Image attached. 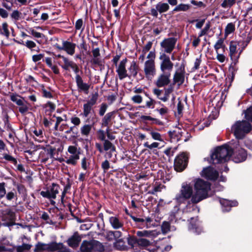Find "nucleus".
<instances>
[{
  "instance_id": "nucleus-51",
  "label": "nucleus",
  "mask_w": 252,
  "mask_h": 252,
  "mask_svg": "<svg viewBox=\"0 0 252 252\" xmlns=\"http://www.w3.org/2000/svg\"><path fill=\"white\" fill-rule=\"evenodd\" d=\"M42 96L44 97L51 98L53 97V95L50 90H47L43 87L41 90Z\"/></svg>"
},
{
  "instance_id": "nucleus-36",
  "label": "nucleus",
  "mask_w": 252,
  "mask_h": 252,
  "mask_svg": "<svg viewBox=\"0 0 252 252\" xmlns=\"http://www.w3.org/2000/svg\"><path fill=\"white\" fill-rule=\"evenodd\" d=\"M62 59L63 61V64L62 65V67L66 70H69V67L71 68L73 64L75 63L73 61H70L68 58L65 57H62Z\"/></svg>"
},
{
  "instance_id": "nucleus-25",
  "label": "nucleus",
  "mask_w": 252,
  "mask_h": 252,
  "mask_svg": "<svg viewBox=\"0 0 252 252\" xmlns=\"http://www.w3.org/2000/svg\"><path fill=\"white\" fill-rule=\"evenodd\" d=\"M95 249V245L92 242L83 241L80 249L81 252H92Z\"/></svg>"
},
{
  "instance_id": "nucleus-37",
  "label": "nucleus",
  "mask_w": 252,
  "mask_h": 252,
  "mask_svg": "<svg viewBox=\"0 0 252 252\" xmlns=\"http://www.w3.org/2000/svg\"><path fill=\"white\" fill-rule=\"evenodd\" d=\"M103 150L105 151L111 150V152L116 151L115 146L108 140H105L103 143Z\"/></svg>"
},
{
  "instance_id": "nucleus-15",
  "label": "nucleus",
  "mask_w": 252,
  "mask_h": 252,
  "mask_svg": "<svg viewBox=\"0 0 252 252\" xmlns=\"http://www.w3.org/2000/svg\"><path fill=\"white\" fill-rule=\"evenodd\" d=\"M171 73L162 72L158 77L156 85L158 87H162L168 85L170 82V77Z\"/></svg>"
},
{
  "instance_id": "nucleus-60",
  "label": "nucleus",
  "mask_w": 252,
  "mask_h": 252,
  "mask_svg": "<svg viewBox=\"0 0 252 252\" xmlns=\"http://www.w3.org/2000/svg\"><path fill=\"white\" fill-rule=\"evenodd\" d=\"M101 166L104 173H106L110 168V165L109 161L107 159L105 160L102 162Z\"/></svg>"
},
{
  "instance_id": "nucleus-33",
  "label": "nucleus",
  "mask_w": 252,
  "mask_h": 252,
  "mask_svg": "<svg viewBox=\"0 0 252 252\" xmlns=\"http://www.w3.org/2000/svg\"><path fill=\"white\" fill-rule=\"evenodd\" d=\"M243 0H224L221 4V6L223 8H230L236 2L239 4Z\"/></svg>"
},
{
  "instance_id": "nucleus-29",
  "label": "nucleus",
  "mask_w": 252,
  "mask_h": 252,
  "mask_svg": "<svg viewBox=\"0 0 252 252\" xmlns=\"http://www.w3.org/2000/svg\"><path fill=\"white\" fill-rule=\"evenodd\" d=\"M115 112H110L107 113L102 119V126H108L111 124V120L114 117Z\"/></svg>"
},
{
  "instance_id": "nucleus-41",
  "label": "nucleus",
  "mask_w": 252,
  "mask_h": 252,
  "mask_svg": "<svg viewBox=\"0 0 252 252\" xmlns=\"http://www.w3.org/2000/svg\"><path fill=\"white\" fill-rule=\"evenodd\" d=\"M196 207L194 205H191L190 202L189 201L186 207L183 210V213H191L196 210Z\"/></svg>"
},
{
  "instance_id": "nucleus-7",
  "label": "nucleus",
  "mask_w": 252,
  "mask_h": 252,
  "mask_svg": "<svg viewBox=\"0 0 252 252\" xmlns=\"http://www.w3.org/2000/svg\"><path fill=\"white\" fill-rule=\"evenodd\" d=\"M160 61V69L162 72L171 73L173 69L174 64L170 57L165 53H160L159 57Z\"/></svg>"
},
{
  "instance_id": "nucleus-46",
  "label": "nucleus",
  "mask_w": 252,
  "mask_h": 252,
  "mask_svg": "<svg viewBox=\"0 0 252 252\" xmlns=\"http://www.w3.org/2000/svg\"><path fill=\"white\" fill-rule=\"evenodd\" d=\"M32 247V246L27 244H23L21 246H19L17 248V252H23L25 251L29 250Z\"/></svg>"
},
{
  "instance_id": "nucleus-34",
  "label": "nucleus",
  "mask_w": 252,
  "mask_h": 252,
  "mask_svg": "<svg viewBox=\"0 0 252 252\" xmlns=\"http://www.w3.org/2000/svg\"><path fill=\"white\" fill-rule=\"evenodd\" d=\"M224 38H219L215 44L214 45V48L216 53L219 52L220 49H222L223 52L225 51V49L226 48L225 45L224 44Z\"/></svg>"
},
{
  "instance_id": "nucleus-8",
  "label": "nucleus",
  "mask_w": 252,
  "mask_h": 252,
  "mask_svg": "<svg viewBox=\"0 0 252 252\" xmlns=\"http://www.w3.org/2000/svg\"><path fill=\"white\" fill-rule=\"evenodd\" d=\"M177 39L175 37H168L164 39L160 45L163 51V53L171 54L175 48Z\"/></svg>"
},
{
  "instance_id": "nucleus-59",
  "label": "nucleus",
  "mask_w": 252,
  "mask_h": 252,
  "mask_svg": "<svg viewBox=\"0 0 252 252\" xmlns=\"http://www.w3.org/2000/svg\"><path fill=\"white\" fill-rule=\"evenodd\" d=\"M70 122L74 125V126H79L81 123L80 119L75 116H72L70 118Z\"/></svg>"
},
{
  "instance_id": "nucleus-35",
  "label": "nucleus",
  "mask_w": 252,
  "mask_h": 252,
  "mask_svg": "<svg viewBox=\"0 0 252 252\" xmlns=\"http://www.w3.org/2000/svg\"><path fill=\"white\" fill-rule=\"evenodd\" d=\"M8 25L7 23L4 22L0 26V34L8 38L10 35V32L8 30Z\"/></svg>"
},
{
  "instance_id": "nucleus-27",
  "label": "nucleus",
  "mask_w": 252,
  "mask_h": 252,
  "mask_svg": "<svg viewBox=\"0 0 252 252\" xmlns=\"http://www.w3.org/2000/svg\"><path fill=\"white\" fill-rule=\"evenodd\" d=\"M244 12V20L247 23L252 25V4L250 5Z\"/></svg>"
},
{
  "instance_id": "nucleus-23",
  "label": "nucleus",
  "mask_w": 252,
  "mask_h": 252,
  "mask_svg": "<svg viewBox=\"0 0 252 252\" xmlns=\"http://www.w3.org/2000/svg\"><path fill=\"white\" fill-rule=\"evenodd\" d=\"M160 234L159 231H157V230H152V231H148V230H143V231H138L136 232L137 236L142 237H152L154 238L158 236Z\"/></svg>"
},
{
  "instance_id": "nucleus-22",
  "label": "nucleus",
  "mask_w": 252,
  "mask_h": 252,
  "mask_svg": "<svg viewBox=\"0 0 252 252\" xmlns=\"http://www.w3.org/2000/svg\"><path fill=\"white\" fill-rule=\"evenodd\" d=\"M81 241V238L79 236L77 233H75L67 240V243L69 247L75 248L79 246Z\"/></svg>"
},
{
  "instance_id": "nucleus-30",
  "label": "nucleus",
  "mask_w": 252,
  "mask_h": 252,
  "mask_svg": "<svg viewBox=\"0 0 252 252\" xmlns=\"http://www.w3.org/2000/svg\"><path fill=\"white\" fill-rule=\"evenodd\" d=\"M156 8L158 9L159 13H162L168 11L170 7L168 3L160 1L156 4Z\"/></svg>"
},
{
  "instance_id": "nucleus-53",
  "label": "nucleus",
  "mask_w": 252,
  "mask_h": 252,
  "mask_svg": "<svg viewBox=\"0 0 252 252\" xmlns=\"http://www.w3.org/2000/svg\"><path fill=\"white\" fill-rule=\"evenodd\" d=\"M163 188H165L164 185L161 184L156 185L153 189L149 191V193L151 194H155L157 192H160Z\"/></svg>"
},
{
  "instance_id": "nucleus-19",
  "label": "nucleus",
  "mask_w": 252,
  "mask_h": 252,
  "mask_svg": "<svg viewBox=\"0 0 252 252\" xmlns=\"http://www.w3.org/2000/svg\"><path fill=\"white\" fill-rule=\"evenodd\" d=\"M95 117L92 118L91 122L92 123V125L85 124L81 127L80 133L82 136L88 137L92 130L93 126L96 122L95 121Z\"/></svg>"
},
{
  "instance_id": "nucleus-11",
  "label": "nucleus",
  "mask_w": 252,
  "mask_h": 252,
  "mask_svg": "<svg viewBox=\"0 0 252 252\" xmlns=\"http://www.w3.org/2000/svg\"><path fill=\"white\" fill-rule=\"evenodd\" d=\"M143 71L145 77L148 80H152L156 74L155 63L145 62L144 64Z\"/></svg>"
},
{
  "instance_id": "nucleus-18",
  "label": "nucleus",
  "mask_w": 252,
  "mask_h": 252,
  "mask_svg": "<svg viewBox=\"0 0 252 252\" xmlns=\"http://www.w3.org/2000/svg\"><path fill=\"white\" fill-rule=\"evenodd\" d=\"M185 71L184 68H180L174 74L173 77V82L177 83L179 86L182 85L185 81Z\"/></svg>"
},
{
  "instance_id": "nucleus-21",
  "label": "nucleus",
  "mask_w": 252,
  "mask_h": 252,
  "mask_svg": "<svg viewBox=\"0 0 252 252\" xmlns=\"http://www.w3.org/2000/svg\"><path fill=\"white\" fill-rule=\"evenodd\" d=\"M139 69V67L137 63L135 61H132L128 67V72L127 73L129 76H127V77L129 78L131 77L135 78L137 75Z\"/></svg>"
},
{
  "instance_id": "nucleus-3",
  "label": "nucleus",
  "mask_w": 252,
  "mask_h": 252,
  "mask_svg": "<svg viewBox=\"0 0 252 252\" xmlns=\"http://www.w3.org/2000/svg\"><path fill=\"white\" fill-rule=\"evenodd\" d=\"M241 42L237 41H231L229 45V56L232 61V63L229 67V70L233 74L237 70L235 68V65L238 62V59L241 53L245 49V46H244L241 49L238 48V46L241 43Z\"/></svg>"
},
{
  "instance_id": "nucleus-44",
  "label": "nucleus",
  "mask_w": 252,
  "mask_h": 252,
  "mask_svg": "<svg viewBox=\"0 0 252 252\" xmlns=\"http://www.w3.org/2000/svg\"><path fill=\"white\" fill-rule=\"evenodd\" d=\"M48 244H45L41 243H38L35 248V251H48Z\"/></svg>"
},
{
  "instance_id": "nucleus-38",
  "label": "nucleus",
  "mask_w": 252,
  "mask_h": 252,
  "mask_svg": "<svg viewBox=\"0 0 252 252\" xmlns=\"http://www.w3.org/2000/svg\"><path fill=\"white\" fill-rule=\"evenodd\" d=\"M93 110V109L92 106L88 105L86 103H84L83 106V112L81 115L83 117L87 118Z\"/></svg>"
},
{
  "instance_id": "nucleus-55",
  "label": "nucleus",
  "mask_w": 252,
  "mask_h": 252,
  "mask_svg": "<svg viewBox=\"0 0 252 252\" xmlns=\"http://www.w3.org/2000/svg\"><path fill=\"white\" fill-rule=\"evenodd\" d=\"M3 158L5 160L11 162V163H13L14 165H16L17 163V159L13 157L12 156L7 154H4L3 155Z\"/></svg>"
},
{
  "instance_id": "nucleus-48",
  "label": "nucleus",
  "mask_w": 252,
  "mask_h": 252,
  "mask_svg": "<svg viewBox=\"0 0 252 252\" xmlns=\"http://www.w3.org/2000/svg\"><path fill=\"white\" fill-rule=\"evenodd\" d=\"M170 225L168 222L164 221L161 226V231L163 234H166L170 231Z\"/></svg>"
},
{
  "instance_id": "nucleus-31",
  "label": "nucleus",
  "mask_w": 252,
  "mask_h": 252,
  "mask_svg": "<svg viewBox=\"0 0 252 252\" xmlns=\"http://www.w3.org/2000/svg\"><path fill=\"white\" fill-rule=\"evenodd\" d=\"M92 53L94 58L92 62L94 64L99 65L101 63L100 59L98 57L100 56V50L98 48H96L92 50Z\"/></svg>"
},
{
  "instance_id": "nucleus-20",
  "label": "nucleus",
  "mask_w": 252,
  "mask_h": 252,
  "mask_svg": "<svg viewBox=\"0 0 252 252\" xmlns=\"http://www.w3.org/2000/svg\"><path fill=\"white\" fill-rule=\"evenodd\" d=\"M76 44L75 43L64 41L63 42V46L60 47L59 49L65 51L68 54L73 55L75 53Z\"/></svg>"
},
{
  "instance_id": "nucleus-50",
  "label": "nucleus",
  "mask_w": 252,
  "mask_h": 252,
  "mask_svg": "<svg viewBox=\"0 0 252 252\" xmlns=\"http://www.w3.org/2000/svg\"><path fill=\"white\" fill-rule=\"evenodd\" d=\"M138 239L135 236H130L127 238V243L129 246L134 247L137 245Z\"/></svg>"
},
{
  "instance_id": "nucleus-39",
  "label": "nucleus",
  "mask_w": 252,
  "mask_h": 252,
  "mask_svg": "<svg viewBox=\"0 0 252 252\" xmlns=\"http://www.w3.org/2000/svg\"><path fill=\"white\" fill-rule=\"evenodd\" d=\"M146 129L147 131H150V134L152 138L154 140H158L159 141H163V140L162 138V136L159 133L152 130H150V128H146Z\"/></svg>"
},
{
  "instance_id": "nucleus-47",
  "label": "nucleus",
  "mask_w": 252,
  "mask_h": 252,
  "mask_svg": "<svg viewBox=\"0 0 252 252\" xmlns=\"http://www.w3.org/2000/svg\"><path fill=\"white\" fill-rule=\"evenodd\" d=\"M155 105V101L151 97H149L148 100L146 102V106H140L141 108H145V107L148 108H153Z\"/></svg>"
},
{
  "instance_id": "nucleus-58",
  "label": "nucleus",
  "mask_w": 252,
  "mask_h": 252,
  "mask_svg": "<svg viewBox=\"0 0 252 252\" xmlns=\"http://www.w3.org/2000/svg\"><path fill=\"white\" fill-rule=\"evenodd\" d=\"M6 194L5 184L4 182L0 183V200Z\"/></svg>"
},
{
  "instance_id": "nucleus-49",
  "label": "nucleus",
  "mask_w": 252,
  "mask_h": 252,
  "mask_svg": "<svg viewBox=\"0 0 252 252\" xmlns=\"http://www.w3.org/2000/svg\"><path fill=\"white\" fill-rule=\"evenodd\" d=\"M150 242L145 238L138 239L137 245L142 247H147L150 245Z\"/></svg>"
},
{
  "instance_id": "nucleus-45",
  "label": "nucleus",
  "mask_w": 252,
  "mask_h": 252,
  "mask_svg": "<svg viewBox=\"0 0 252 252\" xmlns=\"http://www.w3.org/2000/svg\"><path fill=\"white\" fill-rule=\"evenodd\" d=\"M159 145V143L156 142H154L151 144H150L148 142H146L143 144L144 147L149 150H153L155 148H157L158 147Z\"/></svg>"
},
{
  "instance_id": "nucleus-54",
  "label": "nucleus",
  "mask_w": 252,
  "mask_h": 252,
  "mask_svg": "<svg viewBox=\"0 0 252 252\" xmlns=\"http://www.w3.org/2000/svg\"><path fill=\"white\" fill-rule=\"evenodd\" d=\"M75 28L76 30H81L82 32L84 29V26H83V21L82 19H79L77 20L75 25Z\"/></svg>"
},
{
  "instance_id": "nucleus-17",
  "label": "nucleus",
  "mask_w": 252,
  "mask_h": 252,
  "mask_svg": "<svg viewBox=\"0 0 252 252\" xmlns=\"http://www.w3.org/2000/svg\"><path fill=\"white\" fill-rule=\"evenodd\" d=\"M1 220L3 221L12 222L14 220L13 212L9 209L1 210L0 211Z\"/></svg>"
},
{
  "instance_id": "nucleus-16",
  "label": "nucleus",
  "mask_w": 252,
  "mask_h": 252,
  "mask_svg": "<svg viewBox=\"0 0 252 252\" xmlns=\"http://www.w3.org/2000/svg\"><path fill=\"white\" fill-rule=\"evenodd\" d=\"M202 175L206 179L211 180H215L219 176L218 172L211 167L204 168L202 171Z\"/></svg>"
},
{
  "instance_id": "nucleus-5",
  "label": "nucleus",
  "mask_w": 252,
  "mask_h": 252,
  "mask_svg": "<svg viewBox=\"0 0 252 252\" xmlns=\"http://www.w3.org/2000/svg\"><path fill=\"white\" fill-rule=\"evenodd\" d=\"M81 149L76 145H70L68 147L65 163L72 166H75L80 159Z\"/></svg>"
},
{
  "instance_id": "nucleus-24",
  "label": "nucleus",
  "mask_w": 252,
  "mask_h": 252,
  "mask_svg": "<svg viewBox=\"0 0 252 252\" xmlns=\"http://www.w3.org/2000/svg\"><path fill=\"white\" fill-rule=\"evenodd\" d=\"M109 222L112 227L115 229L122 228L124 225L123 222L116 217H111L109 218Z\"/></svg>"
},
{
  "instance_id": "nucleus-61",
  "label": "nucleus",
  "mask_w": 252,
  "mask_h": 252,
  "mask_svg": "<svg viewBox=\"0 0 252 252\" xmlns=\"http://www.w3.org/2000/svg\"><path fill=\"white\" fill-rule=\"evenodd\" d=\"M108 108V105L106 103H102L100 106L99 110V115L102 116L104 115Z\"/></svg>"
},
{
  "instance_id": "nucleus-9",
  "label": "nucleus",
  "mask_w": 252,
  "mask_h": 252,
  "mask_svg": "<svg viewBox=\"0 0 252 252\" xmlns=\"http://www.w3.org/2000/svg\"><path fill=\"white\" fill-rule=\"evenodd\" d=\"M188 162V157L184 153L179 155L174 160V167L176 171L181 172L187 167Z\"/></svg>"
},
{
  "instance_id": "nucleus-42",
  "label": "nucleus",
  "mask_w": 252,
  "mask_h": 252,
  "mask_svg": "<svg viewBox=\"0 0 252 252\" xmlns=\"http://www.w3.org/2000/svg\"><path fill=\"white\" fill-rule=\"evenodd\" d=\"M19 97H20V96L15 94H12L10 95V99L11 101L15 102L16 104L19 106L22 105L23 101L21 99L19 98Z\"/></svg>"
},
{
  "instance_id": "nucleus-43",
  "label": "nucleus",
  "mask_w": 252,
  "mask_h": 252,
  "mask_svg": "<svg viewBox=\"0 0 252 252\" xmlns=\"http://www.w3.org/2000/svg\"><path fill=\"white\" fill-rule=\"evenodd\" d=\"M235 25L232 23H228L225 29V34L227 35L235 31Z\"/></svg>"
},
{
  "instance_id": "nucleus-64",
  "label": "nucleus",
  "mask_w": 252,
  "mask_h": 252,
  "mask_svg": "<svg viewBox=\"0 0 252 252\" xmlns=\"http://www.w3.org/2000/svg\"><path fill=\"white\" fill-rule=\"evenodd\" d=\"M153 45L152 41H149L148 43L143 47L142 53L146 54L147 52L150 51Z\"/></svg>"
},
{
  "instance_id": "nucleus-2",
  "label": "nucleus",
  "mask_w": 252,
  "mask_h": 252,
  "mask_svg": "<svg viewBox=\"0 0 252 252\" xmlns=\"http://www.w3.org/2000/svg\"><path fill=\"white\" fill-rule=\"evenodd\" d=\"M233 153L232 149L229 146L223 145L216 148L211 155L213 164L225 162L229 160Z\"/></svg>"
},
{
  "instance_id": "nucleus-52",
  "label": "nucleus",
  "mask_w": 252,
  "mask_h": 252,
  "mask_svg": "<svg viewBox=\"0 0 252 252\" xmlns=\"http://www.w3.org/2000/svg\"><path fill=\"white\" fill-rule=\"evenodd\" d=\"M17 193L15 189H13L12 191L6 193L5 197L7 200L10 201L16 197Z\"/></svg>"
},
{
  "instance_id": "nucleus-57",
  "label": "nucleus",
  "mask_w": 252,
  "mask_h": 252,
  "mask_svg": "<svg viewBox=\"0 0 252 252\" xmlns=\"http://www.w3.org/2000/svg\"><path fill=\"white\" fill-rule=\"evenodd\" d=\"M147 58L149 60L146 61V62H151V63H155V60L156 58V52L155 51H150L147 57Z\"/></svg>"
},
{
  "instance_id": "nucleus-63",
  "label": "nucleus",
  "mask_w": 252,
  "mask_h": 252,
  "mask_svg": "<svg viewBox=\"0 0 252 252\" xmlns=\"http://www.w3.org/2000/svg\"><path fill=\"white\" fill-rule=\"evenodd\" d=\"M245 118L247 120L252 122V107L247 109L245 111Z\"/></svg>"
},
{
  "instance_id": "nucleus-14",
  "label": "nucleus",
  "mask_w": 252,
  "mask_h": 252,
  "mask_svg": "<svg viewBox=\"0 0 252 252\" xmlns=\"http://www.w3.org/2000/svg\"><path fill=\"white\" fill-rule=\"evenodd\" d=\"M247 157L246 151L244 149L239 148L233 153L232 159L236 163H240L245 161Z\"/></svg>"
},
{
  "instance_id": "nucleus-40",
  "label": "nucleus",
  "mask_w": 252,
  "mask_h": 252,
  "mask_svg": "<svg viewBox=\"0 0 252 252\" xmlns=\"http://www.w3.org/2000/svg\"><path fill=\"white\" fill-rule=\"evenodd\" d=\"M98 97V94L97 93L92 94L90 99L88 100L86 103L93 107L96 103Z\"/></svg>"
},
{
  "instance_id": "nucleus-4",
  "label": "nucleus",
  "mask_w": 252,
  "mask_h": 252,
  "mask_svg": "<svg viewBox=\"0 0 252 252\" xmlns=\"http://www.w3.org/2000/svg\"><path fill=\"white\" fill-rule=\"evenodd\" d=\"M251 129V125L246 121H237L231 127L232 132L239 139L244 138Z\"/></svg>"
},
{
  "instance_id": "nucleus-1",
  "label": "nucleus",
  "mask_w": 252,
  "mask_h": 252,
  "mask_svg": "<svg viewBox=\"0 0 252 252\" xmlns=\"http://www.w3.org/2000/svg\"><path fill=\"white\" fill-rule=\"evenodd\" d=\"M194 189L195 192L192 196L190 201L193 204H197L207 197L210 185L202 179H198L194 184Z\"/></svg>"
},
{
  "instance_id": "nucleus-10",
  "label": "nucleus",
  "mask_w": 252,
  "mask_h": 252,
  "mask_svg": "<svg viewBox=\"0 0 252 252\" xmlns=\"http://www.w3.org/2000/svg\"><path fill=\"white\" fill-rule=\"evenodd\" d=\"M60 186L57 184L53 183L46 191H41L40 195L48 199H55L59 192Z\"/></svg>"
},
{
  "instance_id": "nucleus-26",
  "label": "nucleus",
  "mask_w": 252,
  "mask_h": 252,
  "mask_svg": "<svg viewBox=\"0 0 252 252\" xmlns=\"http://www.w3.org/2000/svg\"><path fill=\"white\" fill-rule=\"evenodd\" d=\"M220 203L223 207V211H229L232 206H235L238 203L236 201H233L227 199H222L220 200Z\"/></svg>"
},
{
  "instance_id": "nucleus-6",
  "label": "nucleus",
  "mask_w": 252,
  "mask_h": 252,
  "mask_svg": "<svg viewBox=\"0 0 252 252\" xmlns=\"http://www.w3.org/2000/svg\"><path fill=\"white\" fill-rule=\"evenodd\" d=\"M193 194L192 187L189 184L183 183L180 192L176 195L175 199L179 203H183L190 197L191 198Z\"/></svg>"
},
{
  "instance_id": "nucleus-12",
  "label": "nucleus",
  "mask_w": 252,
  "mask_h": 252,
  "mask_svg": "<svg viewBox=\"0 0 252 252\" xmlns=\"http://www.w3.org/2000/svg\"><path fill=\"white\" fill-rule=\"evenodd\" d=\"M127 62V58H125V59L121 60L118 65L116 66V71L117 73L119 78L120 80H122L124 78L129 76L126 68Z\"/></svg>"
},
{
  "instance_id": "nucleus-28",
  "label": "nucleus",
  "mask_w": 252,
  "mask_h": 252,
  "mask_svg": "<svg viewBox=\"0 0 252 252\" xmlns=\"http://www.w3.org/2000/svg\"><path fill=\"white\" fill-rule=\"evenodd\" d=\"M65 248L63 244L62 243L53 242L48 244V251L55 252L57 251H61Z\"/></svg>"
},
{
  "instance_id": "nucleus-62",
  "label": "nucleus",
  "mask_w": 252,
  "mask_h": 252,
  "mask_svg": "<svg viewBox=\"0 0 252 252\" xmlns=\"http://www.w3.org/2000/svg\"><path fill=\"white\" fill-rule=\"evenodd\" d=\"M22 13L18 10H14L11 14V17L16 21L19 20L21 16Z\"/></svg>"
},
{
  "instance_id": "nucleus-56",
  "label": "nucleus",
  "mask_w": 252,
  "mask_h": 252,
  "mask_svg": "<svg viewBox=\"0 0 252 252\" xmlns=\"http://www.w3.org/2000/svg\"><path fill=\"white\" fill-rule=\"evenodd\" d=\"M20 43L31 50L35 47L36 46L35 43L32 40H27L25 43L23 41L22 43Z\"/></svg>"
},
{
  "instance_id": "nucleus-13",
  "label": "nucleus",
  "mask_w": 252,
  "mask_h": 252,
  "mask_svg": "<svg viewBox=\"0 0 252 252\" xmlns=\"http://www.w3.org/2000/svg\"><path fill=\"white\" fill-rule=\"evenodd\" d=\"M75 81L78 92L80 93L83 92L86 94H88L90 85L88 83H84L82 77L79 74L75 76Z\"/></svg>"
},
{
  "instance_id": "nucleus-32",
  "label": "nucleus",
  "mask_w": 252,
  "mask_h": 252,
  "mask_svg": "<svg viewBox=\"0 0 252 252\" xmlns=\"http://www.w3.org/2000/svg\"><path fill=\"white\" fill-rule=\"evenodd\" d=\"M191 7V6L189 4L180 3L177 5L173 10V12H186L188 11Z\"/></svg>"
}]
</instances>
